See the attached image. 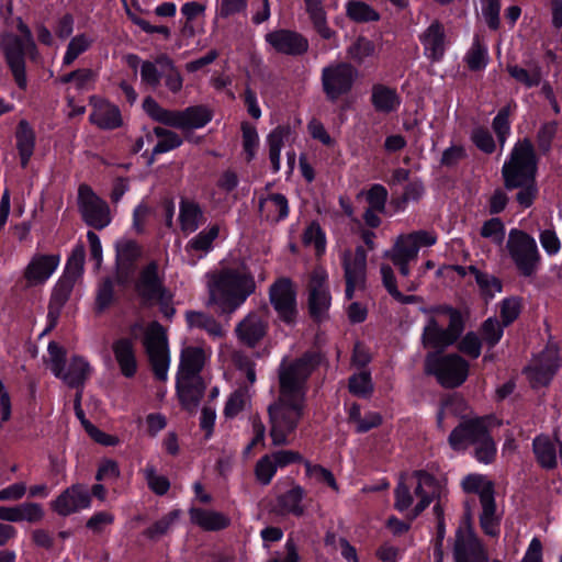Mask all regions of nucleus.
I'll list each match as a JSON object with an SVG mask.
<instances>
[{"instance_id":"26","label":"nucleus","mask_w":562,"mask_h":562,"mask_svg":"<svg viewBox=\"0 0 562 562\" xmlns=\"http://www.w3.org/2000/svg\"><path fill=\"white\" fill-rule=\"evenodd\" d=\"M112 350L120 367L121 373L125 378H133L137 371V361L133 339L120 338L115 340L112 345Z\"/></svg>"},{"instance_id":"3","label":"nucleus","mask_w":562,"mask_h":562,"mask_svg":"<svg viewBox=\"0 0 562 562\" xmlns=\"http://www.w3.org/2000/svg\"><path fill=\"white\" fill-rule=\"evenodd\" d=\"M209 305H217L221 313L232 314L256 290V282L244 265L224 267L209 276Z\"/></svg>"},{"instance_id":"58","label":"nucleus","mask_w":562,"mask_h":562,"mask_svg":"<svg viewBox=\"0 0 562 562\" xmlns=\"http://www.w3.org/2000/svg\"><path fill=\"white\" fill-rule=\"evenodd\" d=\"M140 255L142 248L134 240H126L116 245V260L135 265Z\"/></svg>"},{"instance_id":"35","label":"nucleus","mask_w":562,"mask_h":562,"mask_svg":"<svg viewBox=\"0 0 562 562\" xmlns=\"http://www.w3.org/2000/svg\"><path fill=\"white\" fill-rule=\"evenodd\" d=\"M371 102L378 112L390 113L400 105V98L394 89L383 85L372 87Z\"/></svg>"},{"instance_id":"47","label":"nucleus","mask_w":562,"mask_h":562,"mask_svg":"<svg viewBox=\"0 0 562 562\" xmlns=\"http://www.w3.org/2000/svg\"><path fill=\"white\" fill-rule=\"evenodd\" d=\"M349 392L357 396H368L373 391L371 375L368 371H362L349 378L348 383Z\"/></svg>"},{"instance_id":"25","label":"nucleus","mask_w":562,"mask_h":562,"mask_svg":"<svg viewBox=\"0 0 562 562\" xmlns=\"http://www.w3.org/2000/svg\"><path fill=\"white\" fill-rule=\"evenodd\" d=\"M202 378H177V391L182 406L194 413L205 392Z\"/></svg>"},{"instance_id":"36","label":"nucleus","mask_w":562,"mask_h":562,"mask_svg":"<svg viewBox=\"0 0 562 562\" xmlns=\"http://www.w3.org/2000/svg\"><path fill=\"white\" fill-rule=\"evenodd\" d=\"M203 220V212L198 203L187 199L181 200L179 221L183 232L192 233L196 231Z\"/></svg>"},{"instance_id":"48","label":"nucleus","mask_w":562,"mask_h":562,"mask_svg":"<svg viewBox=\"0 0 562 562\" xmlns=\"http://www.w3.org/2000/svg\"><path fill=\"white\" fill-rule=\"evenodd\" d=\"M179 512L172 510L154 522L150 527L144 530V536L148 539L156 540L166 535L171 525L178 519Z\"/></svg>"},{"instance_id":"42","label":"nucleus","mask_w":562,"mask_h":562,"mask_svg":"<svg viewBox=\"0 0 562 562\" xmlns=\"http://www.w3.org/2000/svg\"><path fill=\"white\" fill-rule=\"evenodd\" d=\"M507 71L515 80L528 88L537 87L541 82V68L537 64H531L527 69L517 65H508Z\"/></svg>"},{"instance_id":"2","label":"nucleus","mask_w":562,"mask_h":562,"mask_svg":"<svg viewBox=\"0 0 562 562\" xmlns=\"http://www.w3.org/2000/svg\"><path fill=\"white\" fill-rule=\"evenodd\" d=\"M537 165L533 145L529 138H524L514 146L509 160L502 168L505 189H519L516 201L524 209L531 206L538 194Z\"/></svg>"},{"instance_id":"27","label":"nucleus","mask_w":562,"mask_h":562,"mask_svg":"<svg viewBox=\"0 0 562 562\" xmlns=\"http://www.w3.org/2000/svg\"><path fill=\"white\" fill-rule=\"evenodd\" d=\"M305 496V490L293 484L292 488L280 494L276 501L274 510L281 515H293L295 517H302L305 514V507L302 501Z\"/></svg>"},{"instance_id":"64","label":"nucleus","mask_w":562,"mask_h":562,"mask_svg":"<svg viewBox=\"0 0 562 562\" xmlns=\"http://www.w3.org/2000/svg\"><path fill=\"white\" fill-rule=\"evenodd\" d=\"M47 350L52 371L55 375H59L60 370L64 369L66 364V349L59 346L56 341H50Z\"/></svg>"},{"instance_id":"13","label":"nucleus","mask_w":562,"mask_h":562,"mask_svg":"<svg viewBox=\"0 0 562 562\" xmlns=\"http://www.w3.org/2000/svg\"><path fill=\"white\" fill-rule=\"evenodd\" d=\"M270 302L280 319L286 324L294 323L297 314L296 292L289 278L278 279L269 290Z\"/></svg>"},{"instance_id":"8","label":"nucleus","mask_w":562,"mask_h":562,"mask_svg":"<svg viewBox=\"0 0 562 562\" xmlns=\"http://www.w3.org/2000/svg\"><path fill=\"white\" fill-rule=\"evenodd\" d=\"M445 312L449 315L448 327L443 329L435 317H430L422 335L424 348H431L439 355L453 345L464 329L462 315L458 310L446 307Z\"/></svg>"},{"instance_id":"50","label":"nucleus","mask_w":562,"mask_h":562,"mask_svg":"<svg viewBox=\"0 0 562 562\" xmlns=\"http://www.w3.org/2000/svg\"><path fill=\"white\" fill-rule=\"evenodd\" d=\"M218 225H213L207 231H202L192 238L189 241L188 247L196 251H209L213 241L218 237Z\"/></svg>"},{"instance_id":"38","label":"nucleus","mask_w":562,"mask_h":562,"mask_svg":"<svg viewBox=\"0 0 562 562\" xmlns=\"http://www.w3.org/2000/svg\"><path fill=\"white\" fill-rule=\"evenodd\" d=\"M532 447L536 459L543 469L551 470L557 467V449L549 437H536Z\"/></svg>"},{"instance_id":"9","label":"nucleus","mask_w":562,"mask_h":562,"mask_svg":"<svg viewBox=\"0 0 562 562\" xmlns=\"http://www.w3.org/2000/svg\"><path fill=\"white\" fill-rule=\"evenodd\" d=\"M506 248L521 276L529 278L536 274L540 254L533 237L521 229L513 228L508 234Z\"/></svg>"},{"instance_id":"46","label":"nucleus","mask_w":562,"mask_h":562,"mask_svg":"<svg viewBox=\"0 0 562 562\" xmlns=\"http://www.w3.org/2000/svg\"><path fill=\"white\" fill-rule=\"evenodd\" d=\"M503 324L498 319L490 317L484 321L480 327L481 340L484 341L488 348H493L498 344L503 336Z\"/></svg>"},{"instance_id":"51","label":"nucleus","mask_w":562,"mask_h":562,"mask_svg":"<svg viewBox=\"0 0 562 562\" xmlns=\"http://www.w3.org/2000/svg\"><path fill=\"white\" fill-rule=\"evenodd\" d=\"M306 475L310 477H315L318 482L326 483L334 491L338 492L339 486L336 482L334 474L326 468L319 464H312L308 460L303 461Z\"/></svg>"},{"instance_id":"4","label":"nucleus","mask_w":562,"mask_h":562,"mask_svg":"<svg viewBox=\"0 0 562 562\" xmlns=\"http://www.w3.org/2000/svg\"><path fill=\"white\" fill-rule=\"evenodd\" d=\"M452 450H465L474 446L477 461L492 463L496 457V443L488 430V417H475L462 420L448 437Z\"/></svg>"},{"instance_id":"11","label":"nucleus","mask_w":562,"mask_h":562,"mask_svg":"<svg viewBox=\"0 0 562 562\" xmlns=\"http://www.w3.org/2000/svg\"><path fill=\"white\" fill-rule=\"evenodd\" d=\"M357 69L349 63H337L325 67L322 71L323 91L330 102L349 93L357 77Z\"/></svg>"},{"instance_id":"61","label":"nucleus","mask_w":562,"mask_h":562,"mask_svg":"<svg viewBox=\"0 0 562 562\" xmlns=\"http://www.w3.org/2000/svg\"><path fill=\"white\" fill-rule=\"evenodd\" d=\"M114 300V285L110 278H105L100 284L97 293L95 305L98 312L108 308Z\"/></svg>"},{"instance_id":"7","label":"nucleus","mask_w":562,"mask_h":562,"mask_svg":"<svg viewBox=\"0 0 562 562\" xmlns=\"http://www.w3.org/2000/svg\"><path fill=\"white\" fill-rule=\"evenodd\" d=\"M462 487L465 493L479 494L482 506L480 526L487 536L496 537L498 535L499 518L496 516L493 482L485 480L483 475L470 474L462 481Z\"/></svg>"},{"instance_id":"43","label":"nucleus","mask_w":562,"mask_h":562,"mask_svg":"<svg viewBox=\"0 0 562 562\" xmlns=\"http://www.w3.org/2000/svg\"><path fill=\"white\" fill-rule=\"evenodd\" d=\"M347 16L358 23L373 22L380 19V14L362 1H350L347 4Z\"/></svg>"},{"instance_id":"49","label":"nucleus","mask_w":562,"mask_h":562,"mask_svg":"<svg viewBox=\"0 0 562 562\" xmlns=\"http://www.w3.org/2000/svg\"><path fill=\"white\" fill-rule=\"evenodd\" d=\"M465 60L469 69L472 71L481 70L486 66L487 50L479 38H475Z\"/></svg>"},{"instance_id":"60","label":"nucleus","mask_w":562,"mask_h":562,"mask_svg":"<svg viewBox=\"0 0 562 562\" xmlns=\"http://www.w3.org/2000/svg\"><path fill=\"white\" fill-rule=\"evenodd\" d=\"M145 477L148 484V487L157 495H165L169 487L170 482L164 475H158L154 467H147L145 469Z\"/></svg>"},{"instance_id":"18","label":"nucleus","mask_w":562,"mask_h":562,"mask_svg":"<svg viewBox=\"0 0 562 562\" xmlns=\"http://www.w3.org/2000/svg\"><path fill=\"white\" fill-rule=\"evenodd\" d=\"M266 42L279 54L301 56L308 49V41L302 34L291 30H276L265 36Z\"/></svg>"},{"instance_id":"29","label":"nucleus","mask_w":562,"mask_h":562,"mask_svg":"<svg viewBox=\"0 0 562 562\" xmlns=\"http://www.w3.org/2000/svg\"><path fill=\"white\" fill-rule=\"evenodd\" d=\"M91 372L88 361L80 356H72L70 362L65 370H60V374L56 375L61 379L69 387L82 389Z\"/></svg>"},{"instance_id":"15","label":"nucleus","mask_w":562,"mask_h":562,"mask_svg":"<svg viewBox=\"0 0 562 562\" xmlns=\"http://www.w3.org/2000/svg\"><path fill=\"white\" fill-rule=\"evenodd\" d=\"M327 273L323 267H316L308 282V312L313 319L325 318L330 306V295L326 285Z\"/></svg>"},{"instance_id":"37","label":"nucleus","mask_w":562,"mask_h":562,"mask_svg":"<svg viewBox=\"0 0 562 562\" xmlns=\"http://www.w3.org/2000/svg\"><path fill=\"white\" fill-rule=\"evenodd\" d=\"M304 3L315 31L325 40L331 38L335 32L327 26L326 12L323 8L322 0H304Z\"/></svg>"},{"instance_id":"28","label":"nucleus","mask_w":562,"mask_h":562,"mask_svg":"<svg viewBox=\"0 0 562 562\" xmlns=\"http://www.w3.org/2000/svg\"><path fill=\"white\" fill-rule=\"evenodd\" d=\"M420 40L425 46L427 56L432 61H438L443 56L446 34L445 27L440 21H432Z\"/></svg>"},{"instance_id":"21","label":"nucleus","mask_w":562,"mask_h":562,"mask_svg":"<svg viewBox=\"0 0 562 562\" xmlns=\"http://www.w3.org/2000/svg\"><path fill=\"white\" fill-rule=\"evenodd\" d=\"M90 105L92 111L89 121L101 130H115L123 125V119L120 109L108 100L91 97Z\"/></svg>"},{"instance_id":"22","label":"nucleus","mask_w":562,"mask_h":562,"mask_svg":"<svg viewBox=\"0 0 562 562\" xmlns=\"http://www.w3.org/2000/svg\"><path fill=\"white\" fill-rule=\"evenodd\" d=\"M58 263L59 257L56 255H35L23 272L26 288L44 283L56 270Z\"/></svg>"},{"instance_id":"57","label":"nucleus","mask_w":562,"mask_h":562,"mask_svg":"<svg viewBox=\"0 0 562 562\" xmlns=\"http://www.w3.org/2000/svg\"><path fill=\"white\" fill-rule=\"evenodd\" d=\"M86 249L82 244L77 245L70 257L68 258L66 266V276L68 278H77L81 274L85 265Z\"/></svg>"},{"instance_id":"23","label":"nucleus","mask_w":562,"mask_h":562,"mask_svg":"<svg viewBox=\"0 0 562 562\" xmlns=\"http://www.w3.org/2000/svg\"><path fill=\"white\" fill-rule=\"evenodd\" d=\"M342 268L346 283H357L366 286L367 252L362 246L355 251L347 249L342 254Z\"/></svg>"},{"instance_id":"59","label":"nucleus","mask_w":562,"mask_h":562,"mask_svg":"<svg viewBox=\"0 0 562 562\" xmlns=\"http://www.w3.org/2000/svg\"><path fill=\"white\" fill-rule=\"evenodd\" d=\"M404 477L405 475L402 474L396 487L394 488V508L398 512L408 509L413 504V495L409 487L406 485Z\"/></svg>"},{"instance_id":"39","label":"nucleus","mask_w":562,"mask_h":562,"mask_svg":"<svg viewBox=\"0 0 562 562\" xmlns=\"http://www.w3.org/2000/svg\"><path fill=\"white\" fill-rule=\"evenodd\" d=\"M290 132L289 125H279L268 135L269 158L274 172L280 169V150Z\"/></svg>"},{"instance_id":"12","label":"nucleus","mask_w":562,"mask_h":562,"mask_svg":"<svg viewBox=\"0 0 562 562\" xmlns=\"http://www.w3.org/2000/svg\"><path fill=\"white\" fill-rule=\"evenodd\" d=\"M78 205L87 225L95 229H102L110 223L108 204L97 196L88 184L79 186Z\"/></svg>"},{"instance_id":"30","label":"nucleus","mask_w":562,"mask_h":562,"mask_svg":"<svg viewBox=\"0 0 562 562\" xmlns=\"http://www.w3.org/2000/svg\"><path fill=\"white\" fill-rule=\"evenodd\" d=\"M143 109L156 122L175 128L182 130L183 127L182 111L164 109L151 97L145 98L143 102Z\"/></svg>"},{"instance_id":"17","label":"nucleus","mask_w":562,"mask_h":562,"mask_svg":"<svg viewBox=\"0 0 562 562\" xmlns=\"http://www.w3.org/2000/svg\"><path fill=\"white\" fill-rule=\"evenodd\" d=\"M436 236L427 231H416L397 237L393 248L386 252L387 258L415 260L422 246H431Z\"/></svg>"},{"instance_id":"53","label":"nucleus","mask_w":562,"mask_h":562,"mask_svg":"<svg viewBox=\"0 0 562 562\" xmlns=\"http://www.w3.org/2000/svg\"><path fill=\"white\" fill-rule=\"evenodd\" d=\"M347 53L352 60L361 64L366 57H369L374 53V44L372 41L360 36L348 48Z\"/></svg>"},{"instance_id":"31","label":"nucleus","mask_w":562,"mask_h":562,"mask_svg":"<svg viewBox=\"0 0 562 562\" xmlns=\"http://www.w3.org/2000/svg\"><path fill=\"white\" fill-rule=\"evenodd\" d=\"M258 211L267 220L280 222L288 216V199L281 193H271L267 198H260Z\"/></svg>"},{"instance_id":"24","label":"nucleus","mask_w":562,"mask_h":562,"mask_svg":"<svg viewBox=\"0 0 562 562\" xmlns=\"http://www.w3.org/2000/svg\"><path fill=\"white\" fill-rule=\"evenodd\" d=\"M413 475L418 480L414 493L420 499L412 510V515L409 516L411 520L419 516L429 506L438 487L436 477L424 470H417Z\"/></svg>"},{"instance_id":"41","label":"nucleus","mask_w":562,"mask_h":562,"mask_svg":"<svg viewBox=\"0 0 562 562\" xmlns=\"http://www.w3.org/2000/svg\"><path fill=\"white\" fill-rule=\"evenodd\" d=\"M182 130L200 128L212 120V112L204 105H193L182 110Z\"/></svg>"},{"instance_id":"14","label":"nucleus","mask_w":562,"mask_h":562,"mask_svg":"<svg viewBox=\"0 0 562 562\" xmlns=\"http://www.w3.org/2000/svg\"><path fill=\"white\" fill-rule=\"evenodd\" d=\"M453 558L454 562H488L485 548L470 525L456 530Z\"/></svg>"},{"instance_id":"34","label":"nucleus","mask_w":562,"mask_h":562,"mask_svg":"<svg viewBox=\"0 0 562 562\" xmlns=\"http://www.w3.org/2000/svg\"><path fill=\"white\" fill-rule=\"evenodd\" d=\"M190 517L193 524L204 530H222L229 526V518L218 512L206 510L202 508H191Z\"/></svg>"},{"instance_id":"10","label":"nucleus","mask_w":562,"mask_h":562,"mask_svg":"<svg viewBox=\"0 0 562 562\" xmlns=\"http://www.w3.org/2000/svg\"><path fill=\"white\" fill-rule=\"evenodd\" d=\"M144 346L156 379L165 381L169 367L168 344L166 330L158 322H153L148 326Z\"/></svg>"},{"instance_id":"62","label":"nucleus","mask_w":562,"mask_h":562,"mask_svg":"<svg viewBox=\"0 0 562 562\" xmlns=\"http://www.w3.org/2000/svg\"><path fill=\"white\" fill-rule=\"evenodd\" d=\"M505 227L501 218L493 217L486 221L481 228V236L484 238H493L497 244L504 240Z\"/></svg>"},{"instance_id":"63","label":"nucleus","mask_w":562,"mask_h":562,"mask_svg":"<svg viewBox=\"0 0 562 562\" xmlns=\"http://www.w3.org/2000/svg\"><path fill=\"white\" fill-rule=\"evenodd\" d=\"M367 200L370 205L368 209H373L383 213L385 211L387 191L381 184H373L367 193Z\"/></svg>"},{"instance_id":"32","label":"nucleus","mask_w":562,"mask_h":562,"mask_svg":"<svg viewBox=\"0 0 562 562\" xmlns=\"http://www.w3.org/2000/svg\"><path fill=\"white\" fill-rule=\"evenodd\" d=\"M203 366L204 351L198 347H188L182 350L177 378H201L200 372Z\"/></svg>"},{"instance_id":"44","label":"nucleus","mask_w":562,"mask_h":562,"mask_svg":"<svg viewBox=\"0 0 562 562\" xmlns=\"http://www.w3.org/2000/svg\"><path fill=\"white\" fill-rule=\"evenodd\" d=\"M468 269L485 296L493 297L495 292L502 291L503 285L498 278L480 271L475 266H469Z\"/></svg>"},{"instance_id":"19","label":"nucleus","mask_w":562,"mask_h":562,"mask_svg":"<svg viewBox=\"0 0 562 562\" xmlns=\"http://www.w3.org/2000/svg\"><path fill=\"white\" fill-rule=\"evenodd\" d=\"M91 496L82 484H74L66 488L53 503L52 509L59 516H68L79 509L89 507Z\"/></svg>"},{"instance_id":"5","label":"nucleus","mask_w":562,"mask_h":562,"mask_svg":"<svg viewBox=\"0 0 562 562\" xmlns=\"http://www.w3.org/2000/svg\"><path fill=\"white\" fill-rule=\"evenodd\" d=\"M18 30L22 35L4 34L0 42V48L15 83L20 89L25 90L27 79L24 57L27 53L36 50V45L30 27L21 19L18 21Z\"/></svg>"},{"instance_id":"33","label":"nucleus","mask_w":562,"mask_h":562,"mask_svg":"<svg viewBox=\"0 0 562 562\" xmlns=\"http://www.w3.org/2000/svg\"><path fill=\"white\" fill-rule=\"evenodd\" d=\"M15 137L21 166L25 168L34 153L35 133L25 120H21L16 127Z\"/></svg>"},{"instance_id":"56","label":"nucleus","mask_w":562,"mask_h":562,"mask_svg":"<svg viewBox=\"0 0 562 562\" xmlns=\"http://www.w3.org/2000/svg\"><path fill=\"white\" fill-rule=\"evenodd\" d=\"M481 348L482 340L474 331L467 333L458 344V350L472 359L480 357Z\"/></svg>"},{"instance_id":"52","label":"nucleus","mask_w":562,"mask_h":562,"mask_svg":"<svg viewBox=\"0 0 562 562\" xmlns=\"http://www.w3.org/2000/svg\"><path fill=\"white\" fill-rule=\"evenodd\" d=\"M90 45L91 41L85 34L71 38L64 56V65L70 66L80 54L85 53L90 47Z\"/></svg>"},{"instance_id":"16","label":"nucleus","mask_w":562,"mask_h":562,"mask_svg":"<svg viewBox=\"0 0 562 562\" xmlns=\"http://www.w3.org/2000/svg\"><path fill=\"white\" fill-rule=\"evenodd\" d=\"M269 329V317L267 307L250 312L236 326V335L239 341L249 347L255 348L267 336Z\"/></svg>"},{"instance_id":"55","label":"nucleus","mask_w":562,"mask_h":562,"mask_svg":"<svg viewBox=\"0 0 562 562\" xmlns=\"http://www.w3.org/2000/svg\"><path fill=\"white\" fill-rule=\"evenodd\" d=\"M243 132V147L246 153L247 161H251L256 155V149L258 147L259 138L256 127L250 125L247 122L241 124Z\"/></svg>"},{"instance_id":"40","label":"nucleus","mask_w":562,"mask_h":562,"mask_svg":"<svg viewBox=\"0 0 562 562\" xmlns=\"http://www.w3.org/2000/svg\"><path fill=\"white\" fill-rule=\"evenodd\" d=\"M186 318L190 327L204 329L214 337H222L224 335L222 325L211 315L189 311L186 314Z\"/></svg>"},{"instance_id":"20","label":"nucleus","mask_w":562,"mask_h":562,"mask_svg":"<svg viewBox=\"0 0 562 562\" xmlns=\"http://www.w3.org/2000/svg\"><path fill=\"white\" fill-rule=\"evenodd\" d=\"M135 290L144 302H153L156 297L161 296L167 288L164 280L159 276V266L157 261H150L139 272L138 280L135 283Z\"/></svg>"},{"instance_id":"45","label":"nucleus","mask_w":562,"mask_h":562,"mask_svg":"<svg viewBox=\"0 0 562 562\" xmlns=\"http://www.w3.org/2000/svg\"><path fill=\"white\" fill-rule=\"evenodd\" d=\"M304 245H314L316 255L321 257L326 247V237L321 225L314 221L305 229L302 236Z\"/></svg>"},{"instance_id":"54","label":"nucleus","mask_w":562,"mask_h":562,"mask_svg":"<svg viewBox=\"0 0 562 562\" xmlns=\"http://www.w3.org/2000/svg\"><path fill=\"white\" fill-rule=\"evenodd\" d=\"M276 472H277V464L273 461L271 454L263 456L256 463V467H255L256 477L263 485H268L271 482Z\"/></svg>"},{"instance_id":"6","label":"nucleus","mask_w":562,"mask_h":562,"mask_svg":"<svg viewBox=\"0 0 562 562\" xmlns=\"http://www.w3.org/2000/svg\"><path fill=\"white\" fill-rule=\"evenodd\" d=\"M469 362L458 353L428 352L424 360V372L434 375L446 389H456L463 384L469 375Z\"/></svg>"},{"instance_id":"1","label":"nucleus","mask_w":562,"mask_h":562,"mask_svg":"<svg viewBox=\"0 0 562 562\" xmlns=\"http://www.w3.org/2000/svg\"><path fill=\"white\" fill-rule=\"evenodd\" d=\"M321 361L319 352L306 351L300 358L280 364L278 397L268 407L269 435L273 446L288 445V436L296 429L303 418L307 381Z\"/></svg>"}]
</instances>
